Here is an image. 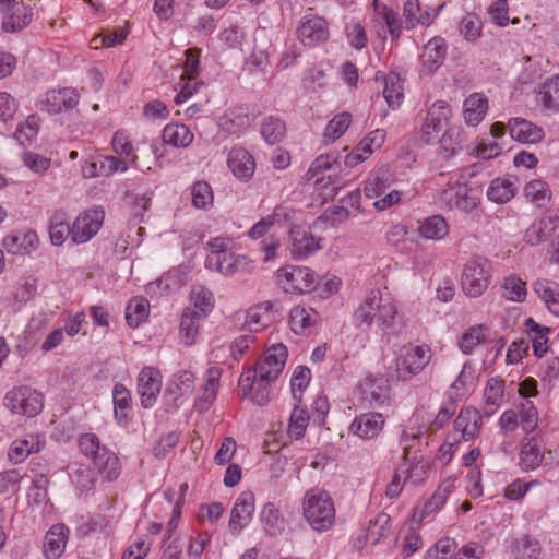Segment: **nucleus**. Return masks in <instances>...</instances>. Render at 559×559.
I'll return each mask as SVG.
<instances>
[{"mask_svg":"<svg viewBox=\"0 0 559 559\" xmlns=\"http://www.w3.org/2000/svg\"><path fill=\"white\" fill-rule=\"evenodd\" d=\"M288 350L283 343L266 346L260 360L242 371L238 380L239 393L250 396L252 403L265 405L270 401V386L284 370Z\"/></svg>","mask_w":559,"mask_h":559,"instance_id":"nucleus-1","label":"nucleus"},{"mask_svg":"<svg viewBox=\"0 0 559 559\" xmlns=\"http://www.w3.org/2000/svg\"><path fill=\"white\" fill-rule=\"evenodd\" d=\"M400 321L395 301L378 289H372L354 311V322L362 330H369L376 324L383 334H395Z\"/></svg>","mask_w":559,"mask_h":559,"instance_id":"nucleus-2","label":"nucleus"},{"mask_svg":"<svg viewBox=\"0 0 559 559\" xmlns=\"http://www.w3.org/2000/svg\"><path fill=\"white\" fill-rule=\"evenodd\" d=\"M452 108L445 100L435 102L427 110L420 129V139L426 144L440 143L445 151L454 154L463 142L462 132L450 128Z\"/></svg>","mask_w":559,"mask_h":559,"instance_id":"nucleus-3","label":"nucleus"},{"mask_svg":"<svg viewBox=\"0 0 559 559\" xmlns=\"http://www.w3.org/2000/svg\"><path fill=\"white\" fill-rule=\"evenodd\" d=\"M302 516L318 532L330 531L335 524L336 509L331 495L321 488L307 490L301 501Z\"/></svg>","mask_w":559,"mask_h":559,"instance_id":"nucleus-4","label":"nucleus"},{"mask_svg":"<svg viewBox=\"0 0 559 559\" xmlns=\"http://www.w3.org/2000/svg\"><path fill=\"white\" fill-rule=\"evenodd\" d=\"M433 352L426 343H407L403 345L394 358L392 378L407 383L425 371L432 360Z\"/></svg>","mask_w":559,"mask_h":559,"instance_id":"nucleus-5","label":"nucleus"},{"mask_svg":"<svg viewBox=\"0 0 559 559\" xmlns=\"http://www.w3.org/2000/svg\"><path fill=\"white\" fill-rule=\"evenodd\" d=\"M492 281L491 263L484 257L468 259L461 271V288L468 298H478L485 294Z\"/></svg>","mask_w":559,"mask_h":559,"instance_id":"nucleus-6","label":"nucleus"},{"mask_svg":"<svg viewBox=\"0 0 559 559\" xmlns=\"http://www.w3.org/2000/svg\"><path fill=\"white\" fill-rule=\"evenodd\" d=\"M276 281L287 294H307L317 287L316 272L304 265H285L278 269Z\"/></svg>","mask_w":559,"mask_h":559,"instance_id":"nucleus-7","label":"nucleus"},{"mask_svg":"<svg viewBox=\"0 0 559 559\" xmlns=\"http://www.w3.org/2000/svg\"><path fill=\"white\" fill-rule=\"evenodd\" d=\"M4 405L14 414L35 417L44 408V395L31 386L20 385L5 394Z\"/></svg>","mask_w":559,"mask_h":559,"instance_id":"nucleus-8","label":"nucleus"},{"mask_svg":"<svg viewBox=\"0 0 559 559\" xmlns=\"http://www.w3.org/2000/svg\"><path fill=\"white\" fill-rule=\"evenodd\" d=\"M454 414V407L453 406H443L439 409V412L431 417H427V413L424 409L416 411L411 418V421L414 423V425L417 426L416 431L413 427H409L403 432V441L406 442H414L419 441L420 436L424 433H435L439 429H441L449 419Z\"/></svg>","mask_w":559,"mask_h":559,"instance_id":"nucleus-9","label":"nucleus"},{"mask_svg":"<svg viewBox=\"0 0 559 559\" xmlns=\"http://www.w3.org/2000/svg\"><path fill=\"white\" fill-rule=\"evenodd\" d=\"M80 95L76 90L71 87H63L57 90H49L41 94L36 100V107L40 111L57 115L63 111L72 110L78 106Z\"/></svg>","mask_w":559,"mask_h":559,"instance_id":"nucleus-10","label":"nucleus"},{"mask_svg":"<svg viewBox=\"0 0 559 559\" xmlns=\"http://www.w3.org/2000/svg\"><path fill=\"white\" fill-rule=\"evenodd\" d=\"M1 27L4 32L15 33L25 28L33 19V8L23 0H0Z\"/></svg>","mask_w":559,"mask_h":559,"instance_id":"nucleus-11","label":"nucleus"},{"mask_svg":"<svg viewBox=\"0 0 559 559\" xmlns=\"http://www.w3.org/2000/svg\"><path fill=\"white\" fill-rule=\"evenodd\" d=\"M105 218L102 207H92L81 213L71 225V240L76 245L86 243L99 231Z\"/></svg>","mask_w":559,"mask_h":559,"instance_id":"nucleus-12","label":"nucleus"},{"mask_svg":"<svg viewBox=\"0 0 559 559\" xmlns=\"http://www.w3.org/2000/svg\"><path fill=\"white\" fill-rule=\"evenodd\" d=\"M297 37L304 46L317 47L329 39V23L320 15L307 13L300 20Z\"/></svg>","mask_w":559,"mask_h":559,"instance_id":"nucleus-13","label":"nucleus"},{"mask_svg":"<svg viewBox=\"0 0 559 559\" xmlns=\"http://www.w3.org/2000/svg\"><path fill=\"white\" fill-rule=\"evenodd\" d=\"M162 385L163 376L157 368L145 366L141 369L136 378V392L144 408H152L156 404Z\"/></svg>","mask_w":559,"mask_h":559,"instance_id":"nucleus-14","label":"nucleus"},{"mask_svg":"<svg viewBox=\"0 0 559 559\" xmlns=\"http://www.w3.org/2000/svg\"><path fill=\"white\" fill-rule=\"evenodd\" d=\"M321 249V238L312 235L305 226H294L289 230V252L295 260H305Z\"/></svg>","mask_w":559,"mask_h":559,"instance_id":"nucleus-15","label":"nucleus"},{"mask_svg":"<svg viewBox=\"0 0 559 559\" xmlns=\"http://www.w3.org/2000/svg\"><path fill=\"white\" fill-rule=\"evenodd\" d=\"M361 400L373 407L389 404L390 385L382 374H368L359 384Z\"/></svg>","mask_w":559,"mask_h":559,"instance_id":"nucleus-16","label":"nucleus"},{"mask_svg":"<svg viewBox=\"0 0 559 559\" xmlns=\"http://www.w3.org/2000/svg\"><path fill=\"white\" fill-rule=\"evenodd\" d=\"M448 55V44L442 36L431 37L423 47L419 57L420 74L429 75L436 72L444 62Z\"/></svg>","mask_w":559,"mask_h":559,"instance_id":"nucleus-17","label":"nucleus"},{"mask_svg":"<svg viewBox=\"0 0 559 559\" xmlns=\"http://www.w3.org/2000/svg\"><path fill=\"white\" fill-rule=\"evenodd\" d=\"M441 198L450 210L457 209L465 213H471L478 205V199L472 194V189L459 179L443 190Z\"/></svg>","mask_w":559,"mask_h":559,"instance_id":"nucleus-18","label":"nucleus"},{"mask_svg":"<svg viewBox=\"0 0 559 559\" xmlns=\"http://www.w3.org/2000/svg\"><path fill=\"white\" fill-rule=\"evenodd\" d=\"M445 3L435 8L421 9L418 0H407L403 7V26L406 29H413L418 25L429 26L439 16Z\"/></svg>","mask_w":559,"mask_h":559,"instance_id":"nucleus-19","label":"nucleus"},{"mask_svg":"<svg viewBox=\"0 0 559 559\" xmlns=\"http://www.w3.org/2000/svg\"><path fill=\"white\" fill-rule=\"evenodd\" d=\"M456 481L457 477L454 475L443 478L431 498L424 503L421 509L416 511L414 516H417L418 521L421 522L440 511L445 506L450 495L455 491Z\"/></svg>","mask_w":559,"mask_h":559,"instance_id":"nucleus-20","label":"nucleus"},{"mask_svg":"<svg viewBox=\"0 0 559 559\" xmlns=\"http://www.w3.org/2000/svg\"><path fill=\"white\" fill-rule=\"evenodd\" d=\"M2 246L7 252L11 254H31L37 250L39 246V238L35 230L23 228L7 235L2 239Z\"/></svg>","mask_w":559,"mask_h":559,"instance_id":"nucleus-21","label":"nucleus"},{"mask_svg":"<svg viewBox=\"0 0 559 559\" xmlns=\"http://www.w3.org/2000/svg\"><path fill=\"white\" fill-rule=\"evenodd\" d=\"M456 432L461 433L464 441H474L480 435L483 428V415L475 407H462L453 421Z\"/></svg>","mask_w":559,"mask_h":559,"instance_id":"nucleus-22","label":"nucleus"},{"mask_svg":"<svg viewBox=\"0 0 559 559\" xmlns=\"http://www.w3.org/2000/svg\"><path fill=\"white\" fill-rule=\"evenodd\" d=\"M545 456V444L537 433L527 436L521 443L519 453L520 467L523 472L536 469Z\"/></svg>","mask_w":559,"mask_h":559,"instance_id":"nucleus-23","label":"nucleus"},{"mask_svg":"<svg viewBox=\"0 0 559 559\" xmlns=\"http://www.w3.org/2000/svg\"><path fill=\"white\" fill-rule=\"evenodd\" d=\"M385 417L378 412L362 413L356 416L349 427L353 435L362 440H372L383 430Z\"/></svg>","mask_w":559,"mask_h":559,"instance_id":"nucleus-24","label":"nucleus"},{"mask_svg":"<svg viewBox=\"0 0 559 559\" xmlns=\"http://www.w3.org/2000/svg\"><path fill=\"white\" fill-rule=\"evenodd\" d=\"M98 477L104 481H116L122 473V464L116 452L103 445V451L92 461Z\"/></svg>","mask_w":559,"mask_h":559,"instance_id":"nucleus-25","label":"nucleus"},{"mask_svg":"<svg viewBox=\"0 0 559 559\" xmlns=\"http://www.w3.org/2000/svg\"><path fill=\"white\" fill-rule=\"evenodd\" d=\"M507 549L514 559H538L539 542L526 533H515L507 540Z\"/></svg>","mask_w":559,"mask_h":559,"instance_id":"nucleus-26","label":"nucleus"},{"mask_svg":"<svg viewBox=\"0 0 559 559\" xmlns=\"http://www.w3.org/2000/svg\"><path fill=\"white\" fill-rule=\"evenodd\" d=\"M394 182V175L388 165H381L369 173L364 181L362 192L367 199L381 197Z\"/></svg>","mask_w":559,"mask_h":559,"instance_id":"nucleus-27","label":"nucleus"},{"mask_svg":"<svg viewBox=\"0 0 559 559\" xmlns=\"http://www.w3.org/2000/svg\"><path fill=\"white\" fill-rule=\"evenodd\" d=\"M508 129L510 136L522 144H536L545 136L543 128L520 117L511 118L508 121Z\"/></svg>","mask_w":559,"mask_h":559,"instance_id":"nucleus-28","label":"nucleus"},{"mask_svg":"<svg viewBox=\"0 0 559 559\" xmlns=\"http://www.w3.org/2000/svg\"><path fill=\"white\" fill-rule=\"evenodd\" d=\"M254 509V495L251 491L241 492L231 509L229 528L233 532L241 531L251 520Z\"/></svg>","mask_w":559,"mask_h":559,"instance_id":"nucleus-29","label":"nucleus"},{"mask_svg":"<svg viewBox=\"0 0 559 559\" xmlns=\"http://www.w3.org/2000/svg\"><path fill=\"white\" fill-rule=\"evenodd\" d=\"M404 459L405 461L397 466V469L404 477V481H409L413 485L423 483L428 474L429 466L424 460H417L416 456L411 459L412 442H404L402 440Z\"/></svg>","mask_w":559,"mask_h":559,"instance_id":"nucleus-30","label":"nucleus"},{"mask_svg":"<svg viewBox=\"0 0 559 559\" xmlns=\"http://www.w3.org/2000/svg\"><path fill=\"white\" fill-rule=\"evenodd\" d=\"M559 227L558 215H547L535 219L525 230L523 240L528 246H537L545 242Z\"/></svg>","mask_w":559,"mask_h":559,"instance_id":"nucleus-31","label":"nucleus"},{"mask_svg":"<svg viewBox=\"0 0 559 559\" xmlns=\"http://www.w3.org/2000/svg\"><path fill=\"white\" fill-rule=\"evenodd\" d=\"M227 165L234 176L245 182L252 178L255 170L253 156L242 147H235L229 152Z\"/></svg>","mask_w":559,"mask_h":559,"instance_id":"nucleus-32","label":"nucleus"},{"mask_svg":"<svg viewBox=\"0 0 559 559\" xmlns=\"http://www.w3.org/2000/svg\"><path fill=\"white\" fill-rule=\"evenodd\" d=\"M319 313L305 305L294 306L288 313V324L296 335L307 334L318 322Z\"/></svg>","mask_w":559,"mask_h":559,"instance_id":"nucleus-33","label":"nucleus"},{"mask_svg":"<svg viewBox=\"0 0 559 559\" xmlns=\"http://www.w3.org/2000/svg\"><path fill=\"white\" fill-rule=\"evenodd\" d=\"M205 269L211 272H217L225 276H231L243 270L248 265V259L245 255L228 253L224 255H210L205 260Z\"/></svg>","mask_w":559,"mask_h":559,"instance_id":"nucleus-34","label":"nucleus"},{"mask_svg":"<svg viewBox=\"0 0 559 559\" xmlns=\"http://www.w3.org/2000/svg\"><path fill=\"white\" fill-rule=\"evenodd\" d=\"M253 122V117L246 106L229 108L221 118L219 126L229 134H239L246 131Z\"/></svg>","mask_w":559,"mask_h":559,"instance_id":"nucleus-35","label":"nucleus"},{"mask_svg":"<svg viewBox=\"0 0 559 559\" xmlns=\"http://www.w3.org/2000/svg\"><path fill=\"white\" fill-rule=\"evenodd\" d=\"M69 528L64 524H53L44 538V555L47 559H59L64 552Z\"/></svg>","mask_w":559,"mask_h":559,"instance_id":"nucleus-36","label":"nucleus"},{"mask_svg":"<svg viewBox=\"0 0 559 559\" xmlns=\"http://www.w3.org/2000/svg\"><path fill=\"white\" fill-rule=\"evenodd\" d=\"M44 444V439L36 433H29L23 439L14 440L9 449V460L14 464H19L29 454L39 452Z\"/></svg>","mask_w":559,"mask_h":559,"instance_id":"nucleus-37","label":"nucleus"},{"mask_svg":"<svg viewBox=\"0 0 559 559\" xmlns=\"http://www.w3.org/2000/svg\"><path fill=\"white\" fill-rule=\"evenodd\" d=\"M417 233L423 239L441 241L449 235L450 226L442 215L436 214L418 221Z\"/></svg>","mask_w":559,"mask_h":559,"instance_id":"nucleus-38","label":"nucleus"},{"mask_svg":"<svg viewBox=\"0 0 559 559\" xmlns=\"http://www.w3.org/2000/svg\"><path fill=\"white\" fill-rule=\"evenodd\" d=\"M221 376L222 369L219 367L212 366L206 370L205 383L194 404L199 412L207 411L214 403L219 388Z\"/></svg>","mask_w":559,"mask_h":559,"instance_id":"nucleus-39","label":"nucleus"},{"mask_svg":"<svg viewBox=\"0 0 559 559\" xmlns=\"http://www.w3.org/2000/svg\"><path fill=\"white\" fill-rule=\"evenodd\" d=\"M488 100L481 93L471 94L463 103V119L466 126L477 127L486 117Z\"/></svg>","mask_w":559,"mask_h":559,"instance_id":"nucleus-40","label":"nucleus"},{"mask_svg":"<svg viewBox=\"0 0 559 559\" xmlns=\"http://www.w3.org/2000/svg\"><path fill=\"white\" fill-rule=\"evenodd\" d=\"M353 122V116L348 111L335 114L326 123L322 132V142L333 144L341 139Z\"/></svg>","mask_w":559,"mask_h":559,"instance_id":"nucleus-41","label":"nucleus"},{"mask_svg":"<svg viewBox=\"0 0 559 559\" xmlns=\"http://www.w3.org/2000/svg\"><path fill=\"white\" fill-rule=\"evenodd\" d=\"M272 309L273 304L269 300L250 307L246 311L245 325L251 332H259L263 330L272 321Z\"/></svg>","mask_w":559,"mask_h":559,"instance_id":"nucleus-42","label":"nucleus"},{"mask_svg":"<svg viewBox=\"0 0 559 559\" xmlns=\"http://www.w3.org/2000/svg\"><path fill=\"white\" fill-rule=\"evenodd\" d=\"M516 179L510 176L495 178L487 189V197L495 203H507L516 191Z\"/></svg>","mask_w":559,"mask_h":559,"instance_id":"nucleus-43","label":"nucleus"},{"mask_svg":"<svg viewBox=\"0 0 559 559\" xmlns=\"http://www.w3.org/2000/svg\"><path fill=\"white\" fill-rule=\"evenodd\" d=\"M114 416L118 425L124 426L129 421L132 408L130 391L121 383H116L112 389Z\"/></svg>","mask_w":559,"mask_h":559,"instance_id":"nucleus-44","label":"nucleus"},{"mask_svg":"<svg viewBox=\"0 0 559 559\" xmlns=\"http://www.w3.org/2000/svg\"><path fill=\"white\" fill-rule=\"evenodd\" d=\"M112 152L128 162L131 167H138V154L130 134L124 129L117 130L111 139Z\"/></svg>","mask_w":559,"mask_h":559,"instance_id":"nucleus-45","label":"nucleus"},{"mask_svg":"<svg viewBox=\"0 0 559 559\" xmlns=\"http://www.w3.org/2000/svg\"><path fill=\"white\" fill-rule=\"evenodd\" d=\"M533 289L545 302L547 309L559 317V285L552 281L539 278L533 284Z\"/></svg>","mask_w":559,"mask_h":559,"instance_id":"nucleus-46","label":"nucleus"},{"mask_svg":"<svg viewBox=\"0 0 559 559\" xmlns=\"http://www.w3.org/2000/svg\"><path fill=\"white\" fill-rule=\"evenodd\" d=\"M504 383L501 379L491 378L484 389V412L492 416L503 402Z\"/></svg>","mask_w":559,"mask_h":559,"instance_id":"nucleus-47","label":"nucleus"},{"mask_svg":"<svg viewBox=\"0 0 559 559\" xmlns=\"http://www.w3.org/2000/svg\"><path fill=\"white\" fill-rule=\"evenodd\" d=\"M163 140L174 147H188L194 140V134L182 123H169L163 130Z\"/></svg>","mask_w":559,"mask_h":559,"instance_id":"nucleus-48","label":"nucleus"},{"mask_svg":"<svg viewBox=\"0 0 559 559\" xmlns=\"http://www.w3.org/2000/svg\"><path fill=\"white\" fill-rule=\"evenodd\" d=\"M383 96L392 109L401 106L404 99V83L400 74L390 72L384 78Z\"/></svg>","mask_w":559,"mask_h":559,"instance_id":"nucleus-49","label":"nucleus"},{"mask_svg":"<svg viewBox=\"0 0 559 559\" xmlns=\"http://www.w3.org/2000/svg\"><path fill=\"white\" fill-rule=\"evenodd\" d=\"M203 317L197 313V310L188 308L181 316L180 336L186 345L195 343Z\"/></svg>","mask_w":559,"mask_h":559,"instance_id":"nucleus-50","label":"nucleus"},{"mask_svg":"<svg viewBox=\"0 0 559 559\" xmlns=\"http://www.w3.org/2000/svg\"><path fill=\"white\" fill-rule=\"evenodd\" d=\"M150 314V302L144 297H133L126 307V321L130 328L144 323Z\"/></svg>","mask_w":559,"mask_h":559,"instance_id":"nucleus-51","label":"nucleus"},{"mask_svg":"<svg viewBox=\"0 0 559 559\" xmlns=\"http://www.w3.org/2000/svg\"><path fill=\"white\" fill-rule=\"evenodd\" d=\"M525 328L532 341V348L536 357H543L548 350V328H542L532 318L526 319Z\"/></svg>","mask_w":559,"mask_h":559,"instance_id":"nucleus-52","label":"nucleus"},{"mask_svg":"<svg viewBox=\"0 0 559 559\" xmlns=\"http://www.w3.org/2000/svg\"><path fill=\"white\" fill-rule=\"evenodd\" d=\"M502 296L514 302H522L527 295L526 282L515 274L508 275L501 284Z\"/></svg>","mask_w":559,"mask_h":559,"instance_id":"nucleus-53","label":"nucleus"},{"mask_svg":"<svg viewBox=\"0 0 559 559\" xmlns=\"http://www.w3.org/2000/svg\"><path fill=\"white\" fill-rule=\"evenodd\" d=\"M488 328L484 324H477L467 329L459 340L460 349L466 354H472L475 348L485 342Z\"/></svg>","mask_w":559,"mask_h":559,"instance_id":"nucleus-54","label":"nucleus"},{"mask_svg":"<svg viewBox=\"0 0 559 559\" xmlns=\"http://www.w3.org/2000/svg\"><path fill=\"white\" fill-rule=\"evenodd\" d=\"M190 300L193 305L192 310H197V313L204 319L211 313L214 308V296L213 293L202 286L197 285L192 288Z\"/></svg>","mask_w":559,"mask_h":559,"instance_id":"nucleus-55","label":"nucleus"},{"mask_svg":"<svg viewBox=\"0 0 559 559\" xmlns=\"http://www.w3.org/2000/svg\"><path fill=\"white\" fill-rule=\"evenodd\" d=\"M260 133L267 144L280 143L286 134L285 123L277 117L269 116L261 123Z\"/></svg>","mask_w":559,"mask_h":559,"instance_id":"nucleus-56","label":"nucleus"},{"mask_svg":"<svg viewBox=\"0 0 559 559\" xmlns=\"http://www.w3.org/2000/svg\"><path fill=\"white\" fill-rule=\"evenodd\" d=\"M538 100L549 110H559V75H555L543 83L538 92Z\"/></svg>","mask_w":559,"mask_h":559,"instance_id":"nucleus-57","label":"nucleus"},{"mask_svg":"<svg viewBox=\"0 0 559 559\" xmlns=\"http://www.w3.org/2000/svg\"><path fill=\"white\" fill-rule=\"evenodd\" d=\"M309 420L310 416L307 408L301 407L299 404L295 405L287 428L288 436L296 440L301 439L306 433Z\"/></svg>","mask_w":559,"mask_h":559,"instance_id":"nucleus-58","label":"nucleus"},{"mask_svg":"<svg viewBox=\"0 0 559 559\" xmlns=\"http://www.w3.org/2000/svg\"><path fill=\"white\" fill-rule=\"evenodd\" d=\"M518 415L520 427L525 435L530 436L536 431L539 416L538 411L532 401L521 403Z\"/></svg>","mask_w":559,"mask_h":559,"instance_id":"nucleus-59","label":"nucleus"},{"mask_svg":"<svg viewBox=\"0 0 559 559\" xmlns=\"http://www.w3.org/2000/svg\"><path fill=\"white\" fill-rule=\"evenodd\" d=\"M475 379V368L471 362H465L462 370L457 374L454 382L451 384V397L460 400L467 392L468 388L473 384Z\"/></svg>","mask_w":559,"mask_h":559,"instance_id":"nucleus-60","label":"nucleus"},{"mask_svg":"<svg viewBox=\"0 0 559 559\" xmlns=\"http://www.w3.org/2000/svg\"><path fill=\"white\" fill-rule=\"evenodd\" d=\"M40 124V117L37 114H32L24 122L17 126L14 132V138L22 145L29 144L36 138Z\"/></svg>","mask_w":559,"mask_h":559,"instance_id":"nucleus-61","label":"nucleus"},{"mask_svg":"<svg viewBox=\"0 0 559 559\" xmlns=\"http://www.w3.org/2000/svg\"><path fill=\"white\" fill-rule=\"evenodd\" d=\"M261 522L270 535H277L284 530L285 521L273 503H266L261 511Z\"/></svg>","mask_w":559,"mask_h":559,"instance_id":"nucleus-62","label":"nucleus"},{"mask_svg":"<svg viewBox=\"0 0 559 559\" xmlns=\"http://www.w3.org/2000/svg\"><path fill=\"white\" fill-rule=\"evenodd\" d=\"M524 194L526 199L539 207L545 206L551 197L548 185L540 179H534L527 182L524 187Z\"/></svg>","mask_w":559,"mask_h":559,"instance_id":"nucleus-63","label":"nucleus"},{"mask_svg":"<svg viewBox=\"0 0 559 559\" xmlns=\"http://www.w3.org/2000/svg\"><path fill=\"white\" fill-rule=\"evenodd\" d=\"M481 31L483 23L476 14L465 15L459 24L460 35L469 43L476 41L481 36Z\"/></svg>","mask_w":559,"mask_h":559,"instance_id":"nucleus-64","label":"nucleus"}]
</instances>
